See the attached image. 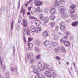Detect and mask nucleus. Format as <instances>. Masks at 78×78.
Masks as SVG:
<instances>
[{"label":"nucleus","instance_id":"37","mask_svg":"<svg viewBox=\"0 0 78 78\" xmlns=\"http://www.w3.org/2000/svg\"><path fill=\"white\" fill-rule=\"evenodd\" d=\"M74 12H75V10L73 9H72L70 12L71 14H72V13H74Z\"/></svg>","mask_w":78,"mask_h":78},{"label":"nucleus","instance_id":"3","mask_svg":"<svg viewBox=\"0 0 78 78\" xmlns=\"http://www.w3.org/2000/svg\"><path fill=\"white\" fill-rule=\"evenodd\" d=\"M24 35L27 34L28 36H30L31 35L30 33V30L26 28L24 29Z\"/></svg>","mask_w":78,"mask_h":78},{"label":"nucleus","instance_id":"43","mask_svg":"<svg viewBox=\"0 0 78 78\" xmlns=\"http://www.w3.org/2000/svg\"><path fill=\"white\" fill-rule=\"evenodd\" d=\"M23 39L24 40V41L26 44H27V40L26 39L25 37V36H23Z\"/></svg>","mask_w":78,"mask_h":78},{"label":"nucleus","instance_id":"35","mask_svg":"<svg viewBox=\"0 0 78 78\" xmlns=\"http://www.w3.org/2000/svg\"><path fill=\"white\" fill-rule=\"evenodd\" d=\"M48 70L50 72L53 71V68L52 67H50L48 69Z\"/></svg>","mask_w":78,"mask_h":78},{"label":"nucleus","instance_id":"5","mask_svg":"<svg viewBox=\"0 0 78 78\" xmlns=\"http://www.w3.org/2000/svg\"><path fill=\"white\" fill-rule=\"evenodd\" d=\"M58 10L60 12H63L66 11V8L64 6H60L58 8Z\"/></svg>","mask_w":78,"mask_h":78},{"label":"nucleus","instance_id":"23","mask_svg":"<svg viewBox=\"0 0 78 78\" xmlns=\"http://www.w3.org/2000/svg\"><path fill=\"white\" fill-rule=\"evenodd\" d=\"M39 17L41 20H42L44 19V15L43 14H41L39 16Z\"/></svg>","mask_w":78,"mask_h":78},{"label":"nucleus","instance_id":"33","mask_svg":"<svg viewBox=\"0 0 78 78\" xmlns=\"http://www.w3.org/2000/svg\"><path fill=\"white\" fill-rule=\"evenodd\" d=\"M54 39L55 41H57V40L58 39V37L56 36H54Z\"/></svg>","mask_w":78,"mask_h":78},{"label":"nucleus","instance_id":"15","mask_svg":"<svg viewBox=\"0 0 78 78\" xmlns=\"http://www.w3.org/2000/svg\"><path fill=\"white\" fill-rule=\"evenodd\" d=\"M48 20H49V19L48 17H45L44 20V22L45 23H48Z\"/></svg>","mask_w":78,"mask_h":78},{"label":"nucleus","instance_id":"21","mask_svg":"<svg viewBox=\"0 0 78 78\" xmlns=\"http://www.w3.org/2000/svg\"><path fill=\"white\" fill-rule=\"evenodd\" d=\"M60 41L61 42H62V43H64V42L66 41V39L65 37H64L61 39Z\"/></svg>","mask_w":78,"mask_h":78},{"label":"nucleus","instance_id":"56","mask_svg":"<svg viewBox=\"0 0 78 78\" xmlns=\"http://www.w3.org/2000/svg\"><path fill=\"white\" fill-rule=\"evenodd\" d=\"M1 66H2L3 65V64H2V60H1Z\"/></svg>","mask_w":78,"mask_h":78},{"label":"nucleus","instance_id":"34","mask_svg":"<svg viewBox=\"0 0 78 78\" xmlns=\"http://www.w3.org/2000/svg\"><path fill=\"white\" fill-rule=\"evenodd\" d=\"M60 25L61 26H65V23L64 22H61L60 23Z\"/></svg>","mask_w":78,"mask_h":78},{"label":"nucleus","instance_id":"42","mask_svg":"<svg viewBox=\"0 0 78 78\" xmlns=\"http://www.w3.org/2000/svg\"><path fill=\"white\" fill-rule=\"evenodd\" d=\"M26 23H27L26 22V20H25V19H23V24Z\"/></svg>","mask_w":78,"mask_h":78},{"label":"nucleus","instance_id":"64","mask_svg":"<svg viewBox=\"0 0 78 78\" xmlns=\"http://www.w3.org/2000/svg\"><path fill=\"white\" fill-rule=\"evenodd\" d=\"M59 63H60V62H59Z\"/></svg>","mask_w":78,"mask_h":78},{"label":"nucleus","instance_id":"24","mask_svg":"<svg viewBox=\"0 0 78 78\" xmlns=\"http://www.w3.org/2000/svg\"><path fill=\"white\" fill-rule=\"evenodd\" d=\"M30 63L31 64H34V58L31 59L30 60Z\"/></svg>","mask_w":78,"mask_h":78},{"label":"nucleus","instance_id":"28","mask_svg":"<svg viewBox=\"0 0 78 78\" xmlns=\"http://www.w3.org/2000/svg\"><path fill=\"white\" fill-rule=\"evenodd\" d=\"M76 7V5H75L73 4L71 6V8L72 9H74V8H75Z\"/></svg>","mask_w":78,"mask_h":78},{"label":"nucleus","instance_id":"27","mask_svg":"<svg viewBox=\"0 0 78 78\" xmlns=\"http://www.w3.org/2000/svg\"><path fill=\"white\" fill-rule=\"evenodd\" d=\"M28 45L29 47H32V48H33V44L31 43H29Z\"/></svg>","mask_w":78,"mask_h":78},{"label":"nucleus","instance_id":"54","mask_svg":"<svg viewBox=\"0 0 78 78\" xmlns=\"http://www.w3.org/2000/svg\"><path fill=\"white\" fill-rule=\"evenodd\" d=\"M3 69L4 70H6V68L5 67V66H3Z\"/></svg>","mask_w":78,"mask_h":78},{"label":"nucleus","instance_id":"13","mask_svg":"<svg viewBox=\"0 0 78 78\" xmlns=\"http://www.w3.org/2000/svg\"><path fill=\"white\" fill-rule=\"evenodd\" d=\"M71 17L73 19H76V18H78V16L76 14L72 15L71 16Z\"/></svg>","mask_w":78,"mask_h":78},{"label":"nucleus","instance_id":"9","mask_svg":"<svg viewBox=\"0 0 78 78\" xmlns=\"http://www.w3.org/2000/svg\"><path fill=\"white\" fill-rule=\"evenodd\" d=\"M44 73L45 75L48 77H51V73L47 71H45Z\"/></svg>","mask_w":78,"mask_h":78},{"label":"nucleus","instance_id":"14","mask_svg":"<svg viewBox=\"0 0 78 78\" xmlns=\"http://www.w3.org/2000/svg\"><path fill=\"white\" fill-rule=\"evenodd\" d=\"M35 23L37 26H39L41 25V22L39 20H36Z\"/></svg>","mask_w":78,"mask_h":78},{"label":"nucleus","instance_id":"17","mask_svg":"<svg viewBox=\"0 0 78 78\" xmlns=\"http://www.w3.org/2000/svg\"><path fill=\"white\" fill-rule=\"evenodd\" d=\"M55 19V16L54 15H51L50 16V19L51 20H54Z\"/></svg>","mask_w":78,"mask_h":78},{"label":"nucleus","instance_id":"29","mask_svg":"<svg viewBox=\"0 0 78 78\" xmlns=\"http://www.w3.org/2000/svg\"><path fill=\"white\" fill-rule=\"evenodd\" d=\"M55 23H54L53 22H51V26L52 28H53V27H55Z\"/></svg>","mask_w":78,"mask_h":78},{"label":"nucleus","instance_id":"60","mask_svg":"<svg viewBox=\"0 0 78 78\" xmlns=\"http://www.w3.org/2000/svg\"><path fill=\"white\" fill-rule=\"evenodd\" d=\"M67 64H68V65H69V62H67Z\"/></svg>","mask_w":78,"mask_h":78},{"label":"nucleus","instance_id":"39","mask_svg":"<svg viewBox=\"0 0 78 78\" xmlns=\"http://www.w3.org/2000/svg\"><path fill=\"white\" fill-rule=\"evenodd\" d=\"M36 11H37V12H38V11H40V7H37L36 9Z\"/></svg>","mask_w":78,"mask_h":78},{"label":"nucleus","instance_id":"30","mask_svg":"<svg viewBox=\"0 0 78 78\" xmlns=\"http://www.w3.org/2000/svg\"><path fill=\"white\" fill-rule=\"evenodd\" d=\"M23 24L24 28H28V24H27V23H24Z\"/></svg>","mask_w":78,"mask_h":78},{"label":"nucleus","instance_id":"2","mask_svg":"<svg viewBox=\"0 0 78 78\" xmlns=\"http://www.w3.org/2000/svg\"><path fill=\"white\" fill-rule=\"evenodd\" d=\"M60 49H61V50H62V51L64 53H65L66 52V50H65V48L64 47H62L61 48L60 47H58V48H56L55 49L54 51H56V52H57L59 50H60Z\"/></svg>","mask_w":78,"mask_h":78},{"label":"nucleus","instance_id":"48","mask_svg":"<svg viewBox=\"0 0 78 78\" xmlns=\"http://www.w3.org/2000/svg\"><path fill=\"white\" fill-rule=\"evenodd\" d=\"M32 8V7H28V11H30L31 10V9Z\"/></svg>","mask_w":78,"mask_h":78},{"label":"nucleus","instance_id":"46","mask_svg":"<svg viewBox=\"0 0 78 78\" xmlns=\"http://www.w3.org/2000/svg\"><path fill=\"white\" fill-rule=\"evenodd\" d=\"M44 67H45V69H49L50 68L49 66H44Z\"/></svg>","mask_w":78,"mask_h":78},{"label":"nucleus","instance_id":"12","mask_svg":"<svg viewBox=\"0 0 78 78\" xmlns=\"http://www.w3.org/2000/svg\"><path fill=\"white\" fill-rule=\"evenodd\" d=\"M71 25L73 27H77V26H78V22L76 21V22H73L72 23Z\"/></svg>","mask_w":78,"mask_h":78},{"label":"nucleus","instance_id":"18","mask_svg":"<svg viewBox=\"0 0 78 78\" xmlns=\"http://www.w3.org/2000/svg\"><path fill=\"white\" fill-rule=\"evenodd\" d=\"M60 29L62 31H66V27L65 26H62L60 27Z\"/></svg>","mask_w":78,"mask_h":78},{"label":"nucleus","instance_id":"8","mask_svg":"<svg viewBox=\"0 0 78 78\" xmlns=\"http://www.w3.org/2000/svg\"><path fill=\"white\" fill-rule=\"evenodd\" d=\"M56 9H55V8L52 7L50 10V12L51 13V14H53L56 13Z\"/></svg>","mask_w":78,"mask_h":78},{"label":"nucleus","instance_id":"41","mask_svg":"<svg viewBox=\"0 0 78 78\" xmlns=\"http://www.w3.org/2000/svg\"><path fill=\"white\" fill-rule=\"evenodd\" d=\"M52 45L54 47H55V46H56V45H57V43L56 42H54L53 43Z\"/></svg>","mask_w":78,"mask_h":78},{"label":"nucleus","instance_id":"10","mask_svg":"<svg viewBox=\"0 0 78 78\" xmlns=\"http://www.w3.org/2000/svg\"><path fill=\"white\" fill-rule=\"evenodd\" d=\"M41 31V28L40 27H37L35 29V32L39 33Z\"/></svg>","mask_w":78,"mask_h":78},{"label":"nucleus","instance_id":"38","mask_svg":"<svg viewBox=\"0 0 78 78\" xmlns=\"http://www.w3.org/2000/svg\"><path fill=\"white\" fill-rule=\"evenodd\" d=\"M13 25H14V21L12 20L11 23L12 30V28H13Z\"/></svg>","mask_w":78,"mask_h":78},{"label":"nucleus","instance_id":"53","mask_svg":"<svg viewBox=\"0 0 78 78\" xmlns=\"http://www.w3.org/2000/svg\"><path fill=\"white\" fill-rule=\"evenodd\" d=\"M28 2H27V3H26V4L25 5V6H26H26H27L28 5Z\"/></svg>","mask_w":78,"mask_h":78},{"label":"nucleus","instance_id":"25","mask_svg":"<svg viewBox=\"0 0 78 78\" xmlns=\"http://www.w3.org/2000/svg\"><path fill=\"white\" fill-rule=\"evenodd\" d=\"M33 71L34 73H36V74H38L39 71H38V70H37V69H34L33 70Z\"/></svg>","mask_w":78,"mask_h":78},{"label":"nucleus","instance_id":"7","mask_svg":"<svg viewBox=\"0 0 78 78\" xmlns=\"http://www.w3.org/2000/svg\"><path fill=\"white\" fill-rule=\"evenodd\" d=\"M38 66H41V67L39 68V69L41 71H42L44 70V66L42 65L41 63V62L38 63Z\"/></svg>","mask_w":78,"mask_h":78},{"label":"nucleus","instance_id":"52","mask_svg":"<svg viewBox=\"0 0 78 78\" xmlns=\"http://www.w3.org/2000/svg\"><path fill=\"white\" fill-rule=\"evenodd\" d=\"M6 76H9V73H7L6 75Z\"/></svg>","mask_w":78,"mask_h":78},{"label":"nucleus","instance_id":"59","mask_svg":"<svg viewBox=\"0 0 78 78\" xmlns=\"http://www.w3.org/2000/svg\"><path fill=\"white\" fill-rule=\"evenodd\" d=\"M39 76V75H36L35 76V78H36V76Z\"/></svg>","mask_w":78,"mask_h":78},{"label":"nucleus","instance_id":"47","mask_svg":"<svg viewBox=\"0 0 78 78\" xmlns=\"http://www.w3.org/2000/svg\"><path fill=\"white\" fill-rule=\"evenodd\" d=\"M32 48L30 46H28V50H31V48Z\"/></svg>","mask_w":78,"mask_h":78},{"label":"nucleus","instance_id":"40","mask_svg":"<svg viewBox=\"0 0 78 78\" xmlns=\"http://www.w3.org/2000/svg\"><path fill=\"white\" fill-rule=\"evenodd\" d=\"M52 35H53V36H55V35L56 34V32L55 31H53L52 33Z\"/></svg>","mask_w":78,"mask_h":78},{"label":"nucleus","instance_id":"57","mask_svg":"<svg viewBox=\"0 0 78 78\" xmlns=\"http://www.w3.org/2000/svg\"><path fill=\"white\" fill-rule=\"evenodd\" d=\"M32 68H34V65H32Z\"/></svg>","mask_w":78,"mask_h":78},{"label":"nucleus","instance_id":"19","mask_svg":"<svg viewBox=\"0 0 78 78\" xmlns=\"http://www.w3.org/2000/svg\"><path fill=\"white\" fill-rule=\"evenodd\" d=\"M30 29L32 32H34V31H35V30H36L35 27L33 26H32L30 27Z\"/></svg>","mask_w":78,"mask_h":78},{"label":"nucleus","instance_id":"6","mask_svg":"<svg viewBox=\"0 0 78 78\" xmlns=\"http://www.w3.org/2000/svg\"><path fill=\"white\" fill-rule=\"evenodd\" d=\"M61 16L63 19H66V18H67L69 17L67 14L65 12H62Z\"/></svg>","mask_w":78,"mask_h":78},{"label":"nucleus","instance_id":"51","mask_svg":"<svg viewBox=\"0 0 78 78\" xmlns=\"http://www.w3.org/2000/svg\"><path fill=\"white\" fill-rule=\"evenodd\" d=\"M33 0H30L29 1L27 2V3H31V2Z\"/></svg>","mask_w":78,"mask_h":78},{"label":"nucleus","instance_id":"58","mask_svg":"<svg viewBox=\"0 0 78 78\" xmlns=\"http://www.w3.org/2000/svg\"><path fill=\"white\" fill-rule=\"evenodd\" d=\"M66 0H62V1L63 2H66Z\"/></svg>","mask_w":78,"mask_h":78},{"label":"nucleus","instance_id":"61","mask_svg":"<svg viewBox=\"0 0 78 78\" xmlns=\"http://www.w3.org/2000/svg\"><path fill=\"white\" fill-rule=\"evenodd\" d=\"M73 64L75 66V63L73 62Z\"/></svg>","mask_w":78,"mask_h":78},{"label":"nucleus","instance_id":"36","mask_svg":"<svg viewBox=\"0 0 78 78\" xmlns=\"http://www.w3.org/2000/svg\"><path fill=\"white\" fill-rule=\"evenodd\" d=\"M33 38L31 37H29L28 38V42H31L33 40Z\"/></svg>","mask_w":78,"mask_h":78},{"label":"nucleus","instance_id":"31","mask_svg":"<svg viewBox=\"0 0 78 78\" xmlns=\"http://www.w3.org/2000/svg\"><path fill=\"white\" fill-rule=\"evenodd\" d=\"M41 54H39L38 55H37L36 56V59H40V58H41Z\"/></svg>","mask_w":78,"mask_h":78},{"label":"nucleus","instance_id":"11","mask_svg":"<svg viewBox=\"0 0 78 78\" xmlns=\"http://www.w3.org/2000/svg\"><path fill=\"white\" fill-rule=\"evenodd\" d=\"M64 44L66 47H69L70 45V43L68 41L66 40V41L64 43Z\"/></svg>","mask_w":78,"mask_h":78},{"label":"nucleus","instance_id":"63","mask_svg":"<svg viewBox=\"0 0 78 78\" xmlns=\"http://www.w3.org/2000/svg\"><path fill=\"white\" fill-rule=\"evenodd\" d=\"M0 76H1V75H0Z\"/></svg>","mask_w":78,"mask_h":78},{"label":"nucleus","instance_id":"44","mask_svg":"<svg viewBox=\"0 0 78 78\" xmlns=\"http://www.w3.org/2000/svg\"><path fill=\"white\" fill-rule=\"evenodd\" d=\"M55 58L58 60H60V57L59 56H56Z\"/></svg>","mask_w":78,"mask_h":78},{"label":"nucleus","instance_id":"26","mask_svg":"<svg viewBox=\"0 0 78 78\" xmlns=\"http://www.w3.org/2000/svg\"><path fill=\"white\" fill-rule=\"evenodd\" d=\"M35 50L38 53V52H39V51H40V50L39 49V48H37V47H35Z\"/></svg>","mask_w":78,"mask_h":78},{"label":"nucleus","instance_id":"55","mask_svg":"<svg viewBox=\"0 0 78 78\" xmlns=\"http://www.w3.org/2000/svg\"><path fill=\"white\" fill-rule=\"evenodd\" d=\"M28 58H31V56H30V54L28 55Z\"/></svg>","mask_w":78,"mask_h":78},{"label":"nucleus","instance_id":"4","mask_svg":"<svg viewBox=\"0 0 78 78\" xmlns=\"http://www.w3.org/2000/svg\"><path fill=\"white\" fill-rule=\"evenodd\" d=\"M55 6H59L60 5V3H62V0H55Z\"/></svg>","mask_w":78,"mask_h":78},{"label":"nucleus","instance_id":"50","mask_svg":"<svg viewBox=\"0 0 78 78\" xmlns=\"http://www.w3.org/2000/svg\"><path fill=\"white\" fill-rule=\"evenodd\" d=\"M29 18L30 19H33V17L32 16H30L29 17Z\"/></svg>","mask_w":78,"mask_h":78},{"label":"nucleus","instance_id":"16","mask_svg":"<svg viewBox=\"0 0 78 78\" xmlns=\"http://www.w3.org/2000/svg\"><path fill=\"white\" fill-rule=\"evenodd\" d=\"M44 45L47 46V45H48L50 44V41L48 40H46L44 41Z\"/></svg>","mask_w":78,"mask_h":78},{"label":"nucleus","instance_id":"22","mask_svg":"<svg viewBox=\"0 0 78 78\" xmlns=\"http://www.w3.org/2000/svg\"><path fill=\"white\" fill-rule=\"evenodd\" d=\"M48 32L47 31H44V32L43 36H44V37H46L47 36H48Z\"/></svg>","mask_w":78,"mask_h":78},{"label":"nucleus","instance_id":"20","mask_svg":"<svg viewBox=\"0 0 78 78\" xmlns=\"http://www.w3.org/2000/svg\"><path fill=\"white\" fill-rule=\"evenodd\" d=\"M23 11V16H24L25 15V9H23V7L21 8V9L20 10V13L21 14L22 12Z\"/></svg>","mask_w":78,"mask_h":78},{"label":"nucleus","instance_id":"32","mask_svg":"<svg viewBox=\"0 0 78 78\" xmlns=\"http://www.w3.org/2000/svg\"><path fill=\"white\" fill-rule=\"evenodd\" d=\"M36 44L37 45H39L40 44V41L39 40H37L36 41Z\"/></svg>","mask_w":78,"mask_h":78},{"label":"nucleus","instance_id":"45","mask_svg":"<svg viewBox=\"0 0 78 78\" xmlns=\"http://www.w3.org/2000/svg\"><path fill=\"white\" fill-rule=\"evenodd\" d=\"M11 71H14L15 70V68H12L11 69Z\"/></svg>","mask_w":78,"mask_h":78},{"label":"nucleus","instance_id":"62","mask_svg":"<svg viewBox=\"0 0 78 78\" xmlns=\"http://www.w3.org/2000/svg\"><path fill=\"white\" fill-rule=\"evenodd\" d=\"M21 25H23V24L22 23H21Z\"/></svg>","mask_w":78,"mask_h":78},{"label":"nucleus","instance_id":"1","mask_svg":"<svg viewBox=\"0 0 78 78\" xmlns=\"http://www.w3.org/2000/svg\"><path fill=\"white\" fill-rule=\"evenodd\" d=\"M34 3L35 6H41V5L43 4L42 2L38 0H35L34 1Z\"/></svg>","mask_w":78,"mask_h":78},{"label":"nucleus","instance_id":"49","mask_svg":"<svg viewBox=\"0 0 78 78\" xmlns=\"http://www.w3.org/2000/svg\"><path fill=\"white\" fill-rule=\"evenodd\" d=\"M27 14V15L28 16V15L30 16V15H31V14L30 13V12H28Z\"/></svg>","mask_w":78,"mask_h":78}]
</instances>
